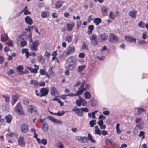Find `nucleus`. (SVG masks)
Here are the masks:
<instances>
[{"label": "nucleus", "instance_id": "obj_11", "mask_svg": "<svg viewBox=\"0 0 148 148\" xmlns=\"http://www.w3.org/2000/svg\"><path fill=\"white\" fill-rule=\"evenodd\" d=\"M19 97L20 95L18 94L13 95L12 96L11 102L12 104L14 105L16 102Z\"/></svg>", "mask_w": 148, "mask_h": 148}, {"label": "nucleus", "instance_id": "obj_24", "mask_svg": "<svg viewBox=\"0 0 148 148\" xmlns=\"http://www.w3.org/2000/svg\"><path fill=\"white\" fill-rule=\"evenodd\" d=\"M94 28V26L92 25H90L88 26V29L87 33L88 34H90L92 33Z\"/></svg>", "mask_w": 148, "mask_h": 148}, {"label": "nucleus", "instance_id": "obj_15", "mask_svg": "<svg viewBox=\"0 0 148 148\" xmlns=\"http://www.w3.org/2000/svg\"><path fill=\"white\" fill-rule=\"evenodd\" d=\"M17 71L18 72H19V73L20 74H23L27 73L28 71H27L25 70V71L24 72L23 71V68L20 65L18 67H17L16 69Z\"/></svg>", "mask_w": 148, "mask_h": 148}, {"label": "nucleus", "instance_id": "obj_43", "mask_svg": "<svg viewBox=\"0 0 148 148\" xmlns=\"http://www.w3.org/2000/svg\"><path fill=\"white\" fill-rule=\"evenodd\" d=\"M82 23V21H77L76 22L77 27L76 28V29L77 30H78V29L80 28L81 25Z\"/></svg>", "mask_w": 148, "mask_h": 148}, {"label": "nucleus", "instance_id": "obj_62", "mask_svg": "<svg viewBox=\"0 0 148 148\" xmlns=\"http://www.w3.org/2000/svg\"><path fill=\"white\" fill-rule=\"evenodd\" d=\"M23 12L24 13V14L25 15H29L31 14L30 12L28 10L24 11Z\"/></svg>", "mask_w": 148, "mask_h": 148}, {"label": "nucleus", "instance_id": "obj_37", "mask_svg": "<svg viewBox=\"0 0 148 148\" xmlns=\"http://www.w3.org/2000/svg\"><path fill=\"white\" fill-rule=\"evenodd\" d=\"M8 39V37L6 34H3L1 36V40L2 42L6 41Z\"/></svg>", "mask_w": 148, "mask_h": 148}, {"label": "nucleus", "instance_id": "obj_35", "mask_svg": "<svg viewBox=\"0 0 148 148\" xmlns=\"http://www.w3.org/2000/svg\"><path fill=\"white\" fill-rule=\"evenodd\" d=\"M79 99L76 101V104L78 106H80L82 104V99L80 96H79Z\"/></svg>", "mask_w": 148, "mask_h": 148}, {"label": "nucleus", "instance_id": "obj_61", "mask_svg": "<svg viewBox=\"0 0 148 148\" xmlns=\"http://www.w3.org/2000/svg\"><path fill=\"white\" fill-rule=\"evenodd\" d=\"M28 49L27 48L23 49H22V53H26L28 51Z\"/></svg>", "mask_w": 148, "mask_h": 148}, {"label": "nucleus", "instance_id": "obj_49", "mask_svg": "<svg viewBox=\"0 0 148 148\" xmlns=\"http://www.w3.org/2000/svg\"><path fill=\"white\" fill-rule=\"evenodd\" d=\"M14 73V71L12 69H10L7 71V74L8 75H10L13 74Z\"/></svg>", "mask_w": 148, "mask_h": 148}, {"label": "nucleus", "instance_id": "obj_42", "mask_svg": "<svg viewBox=\"0 0 148 148\" xmlns=\"http://www.w3.org/2000/svg\"><path fill=\"white\" fill-rule=\"evenodd\" d=\"M8 136L10 137H11L12 136H16L17 137L18 136V134H17L16 133L14 132H10L7 134Z\"/></svg>", "mask_w": 148, "mask_h": 148}, {"label": "nucleus", "instance_id": "obj_44", "mask_svg": "<svg viewBox=\"0 0 148 148\" xmlns=\"http://www.w3.org/2000/svg\"><path fill=\"white\" fill-rule=\"evenodd\" d=\"M119 126L120 124L119 123H117L116 125V129L117 133L119 134H120L121 132V130H119Z\"/></svg>", "mask_w": 148, "mask_h": 148}, {"label": "nucleus", "instance_id": "obj_13", "mask_svg": "<svg viewBox=\"0 0 148 148\" xmlns=\"http://www.w3.org/2000/svg\"><path fill=\"white\" fill-rule=\"evenodd\" d=\"M48 90L46 88H42L40 90L41 97H43L47 95L48 93Z\"/></svg>", "mask_w": 148, "mask_h": 148}, {"label": "nucleus", "instance_id": "obj_34", "mask_svg": "<svg viewBox=\"0 0 148 148\" xmlns=\"http://www.w3.org/2000/svg\"><path fill=\"white\" fill-rule=\"evenodd\" d=\"M116 17V14L112 11H110L109 17L112 19H114Z\"/></svg>", "mask_w": 148, "mask_h": 148}, {"label": "nucleus", "instance_id": "obj_9", "mask_svg": "<svg viewBox=\"0 0 148 148\" xmlns=\"http://www.w3.org/2000/svg\"><path fill=\"white\" fill-rule=\"evenodd\" d=\"M21 132L24 133L27 132L29 130L28 126L27 124L24 123L21 127Z\"/></svg>", "mask_w": 148, "mask_h": 148}, {"label": "nucleus", "instance_id": "obj_59", "mask_svg": "<svg viewBox=\"0 0 148 148\" xmlns=\"http://www.w3.org/2000/svg\"><path fill=\"white\" fill-rule=\"evenodd\" d=\"M47 140L45 139H42L41 141V143H42L44 145H45L47 144Z\"/></svg>", "mask_w": 148, "mask_h": 148}, {"label": "nucleus", "instance_id": "obj_47", "mask_svg": "<svg viewBox=\"0 0 148 148\" xmlns=\"http://www.w3.org/2000/svg\"><path fill=\"white\" fill-rule=\"evenodd\" d=\"M52 67H50L48 68V72L50 75L53 76L54 75V73L52 70Z\"/></svg>", "mask_w": 148, "mask_h": 148}, {"label": "nucleus", "instance_id": "obj_6", "mask_svg": "<svg viewBox=\"0 0 148 148\" xmlns=\"http://www.w3.org/2000/svg\"><path fill=\"white\" fill-rule=\"evenodd\" d=\"M109 41L111 43H116L118 41V38L115 35L110 34L109 36Z\"/></svg>", "mask_w": 148, "mask_h": 148}, {"label": "nucleus", "instance_id": "obj_64", "mask_svg": "<svg viewBox=\"0 0 148 148\" xmlns=\"http://www.w3.org/2000/svg\"><path fill=\"white\" fill-rule=\"evenodd\" d=\"M145 41L144 40H140L138 41V44L140 45H144L145 43Z\"/></svg>", "mask_w": 148, "mask_h": 148}, {"label": "nucleus", "instance_id": "obj_2", "mask_svg": "<svg viewBox=\"0 0 148 148\" xmlns=\"http://www.w3.org/2000/svg\"><path fill=\"white\" fill-rule=\"evenodd\" d=\"M75 51V48L74 46L72 45H69L67 47L66 51L64 52L65 53L66 55H64L65 57L67 55L73 53Z\"/></svg>", "mask_w": 148, "mask_h": 148}, {"label": "nucleus", "instance_id": "obj_12", "mask_svg": "<svg viewBox=\"0 0 148 148\" xmlns=\"http://www.w3.org/2000/svg\"><path fill=\"white\" fill-rule=\"evenodd\" d=\"M34 66L35 67V68H33L28 67H27V68L30 70L31 72L36 74L37 73L38 70L39 69V67L38 65L36 64L34 65Z\"/></svg>", "mask_w": 148, "mask_h": 148}, {"label": "nucleus", "instance_id": "obj_40", "mask_svg": "<svg viewBox=\"0 0 148 148\" xmlns=\"http://www.w3.org/2000/svg\"><path fill=\"white\" fill-rule=\"evenodd\" d=\"M96 124V121L95 120H91L89 122V125L91 127H93Z\"/></svg>", "mask_w": 148, "mask_h": 148}, {"label": "nucleus", "instance_id": "obj_55", "mask_svg": "<svg viewBox=\"0 0 148 148\" xmlns=\"http://www.w3.org/2000/svg\"><path fill=\"white\" fill-rule=\"evenodd\" d=\"M23 40V36L22 35H20L18 39H17V41L18 42H21V41H22Z\"/></svg>", "mask_w": 148, "mask_h": 148}, {"label": "nucleus", "instance_id": "obj_7", "mask_svg": "<svg viewBox=\"0 0 148 148\" xmlns=\"http://www.w3.org/2000/svg\"><path fill=\"white\" fill-rule=\"evenodd\" d=\"M75 139L78 141L82 143H85L87 141V138L85 136H75Z\"/></svg>", "mask_w": 148, "mask_h": 148}, {"label": "nucleus", "instance_id": "obj_28", "mask_svg": "<svg viewBox=\"0 0 148 148\" xmlns=\"http://www.w3.org/2000/svg\"><path fill=\"white\" fill-rule=\"evenodd\" d=\"M86 90V89L84 88H81L79 87L76 93L77 94V95H81L83 92L84 90Z\"/></svg>", "mask_w": 148, "mask_h": 148}, {"label": "nucleus", "instance_id": "obj_57", "mask_svg": "<svg viewBox=\"0 0 148 148\" xmlns=\"http://www.w3.org/2000/svg\"><path fill=\"white\" fill-rule=\"evenodd\" d=\"M81 111L82 112H88L89 111L88 109L87 108H81Z\"/></svg>", "mask_w": 148, "mask_h": 148}, {"label": "nucleus", "instance_id": "obj_52", "mask_svg": "<svg viewBox=\"0 0 148 148\" xmlns=\"http://www.w3.org/2000/svg\"><path fill=\"white\" fill-rule=\"evenodd\" d=\"M3 97L5 99L6 102L9 103L10 101V97L7 95H4Z\"/></svg>", "mask_w": 148, "mask_h": 148}, {"label": "nucleus", "instance_id": "obj_3", "mask_svg": "<svg viewBox=\"0 0 148 148\" xmlns=\"http://www.w3.org/2000/svg\"><path fill=\"white\" fill-rule=\"evenodd\" d=\"M15 111L16 113L20 114H23V110L22 106L20 103H18L16 106L15 107Z\"/></svg>", "mask_w": 148, "mask_h": 148}, {"label": "nucleus", "instance_id": "obj_26", "mask_svg": "<svg viewBox=\"0 0 148 148\" xmlns=\"http://www.w3.org/2000/svg\"><path fill=\"white\" fill-rule=\"evenodd\" d=\"M74 24L73 23L71 24L68 23L67 24V30L68 31H71L74 26Z\"/></svg>", "mask_w": 148, "mask_h": 148}, {"label": "nucleus", "instance_id": "obj_18", "mask_svg": "<svg viewBox=\"0 0 148 148\" xmlns=\"http://www.w3.org/2000/svg\"><path fill=\"white\" fill-rule=\"evenodd\" d=\"M137 11L135 10H131L129 12L128 14L131 17L135 18L137 13Z\"/></svg>", "mask_w": 148, "mask_h": 148}, {"label": "nucleus", "instance_id": "obj_14", "mask_svg": "<svg viewBox=\"0 0 148 148\" xmlns=\"http://www.w3.org/2000/svg\"><path fill=\"white\" fill-rule=\"evenodd\" d=\"M125 38L127 41L131 42V43L132 42L135 43L136 42V39L135 38L129 36H125Z\"/></svg>", "mask_w": 148, "mask_h": 148}, {"label": "nucleus", "instance_id": "obj_4", "mask_svg": "<svg viewBox=\"0 0 148 148\" xmlns=\"http://www.w3.org/2000/svg\"><path fill=\"white\" fill-rule=\"evenodd\" d=\"M40 43L38 40H36L33 42L30 45L31 50L34 51H37L38 50V47Z\"/></svg>", "mask_w": 148, "mask_h": 148}, {"label": "nucleus", "instance_id": "obj_27", "mask_svg": "<svg viewBox=\"0 0 148 148\" xmlns=\"http://www.w3.org/2000/svg\"><path fill=\"white\" fill-rule=\"evenodd\" d=\"M73 36L72 35H67L66 37L65 41L68 43L71 42L72 40Z\"/></svg>", "mask_w": 148, "mask_h": 148}, {"label": "nucleus", "instance_id": "obj_51", "mask_svg": "<svg viewBox=\"0 0 148 148\" xmlns=\"http://www.w3.org/2000/svg\"><path fill=\"white\" fill-rule=\"evenodd\" d=\"M21 45L22 47H24L27 44V42L25 40H23L22 41H21Z\"/></svg>", "mask_w": 148, "mask_h": 148}, {"label": "nucleus", "instance_id": "obj_10", "mask_svg": "<svg viewBox=\"0 0 148 148\" xmlns=\"http://www.w3.org/2000/svg\"><path fill=\"white\" fill-rule=\"evenodd\" d=\"M108 36L106 34L103 33L100 34L99 36V40L100 42H103L107 39Z\"/></svg>", "mask_w": 148, "mask_h": 148}, {"label": "nucleus", "instance_id": "obj_50", "mask_svg": "<svg viewBox=\"0 0 148 148\" xmlns=\"http://www.w3.org/2000/svg\"><path fill=\"white\" fill-rule=\"evenodd\" d=\"M138 25L139 27L142 28H144L145 27V23L143 22L140 21Z\"/></svg>", "mask_w": 148, "mask_h": 148}, {"label": "nucleus", "instance_id": "obj_56", "mask_svg": "<svg viewBox=\"0 0 148 148\" xmlns=\"http://www.w3.org/2000/svg\"><path fill=\"white\" fill-rule=\"evenodd\" d=\"M102 134L103 136H105L108 134V132L105 130H102L101 131V134Z\"/></svg>", "mask_w": 148, "mask_h": 148}, {"label": "nucleus", "instance_id": "obj_23", "mask_svg": "<svg viewBox=\"0 0 148 148\" xmlns=\"http://www.w3.org/2000/svg\"><path fill=\"white\" fill-rule=\"evenodd\" d=\"M38 61L43 64L44 63L45 59L41 55H40L37 57Z\"/></svg>", "mask_w": 148, "mask_h": 148}, {"label": "nucleus", "instance_id": "obj_20", "mask_svg": "<svg viewBox=\"0 0 148 148\" xmlns=\"http://www.w3.org/2000/svg\"><path fill=\"white\" fill-rule=\"evenodd\" d=\"M25 20L26 23L29 25H32L33 23L32 20L28 16H27Z\"/></svg>", "mask_w": 148, "mask_h": 148}, {"label": "nucleus", "instance_id": "obj_60", "mask_svg": "<svg viewBox=\"0 0 148 148\" xmlns=\"http://www.w3.org/2000/svg\"><path fill=\"white\" fill-rule=\"evenodd\" d=\"M50 56V53L47 52H46L44 56L47 58H49Z\"/></svg>", "mask_w": 148, "mask_h": 148}, {"label": "nucleus", "instance_id": "obj_41", "mask_svg": "<svg viewBox=\"0 0 148 148\" xmlns=\"http://www.w3.org/2000/svg\"><path fill=\"white\" fill-rule=\"evenodd\" d=\"M136 109H137V112L138 114H141L143 112L145 111V110L144 109L142 108H136Z\"/></svg>", "mask_w": 148, "mask_h": 148}, {"label": "nucleus", "instance_id": "obj_1", "mask_svg": "<svg viewBox=\"0 0 148 148\" xmlns=\"http://www.w3.org/2000/svg\"><path fill=\"white\" fill-rule=\"evenodd\" d=\"M76 58L74 56L69 57L66 60L65 66L67 69L73 70L76 67Z\"/></svg>", "mask_w": 148, "mask_h": 148}, {"label": "nucleus", "instance_id": "obj_19", "mask_svg": "<svg viewBox=\"0 0 148 148\" xmlns=\"http://www.w3.org/2000/svg\"><path fill=\"white\" fill-rule=\"evenodd\" d=\"M24 137L20 136L19 137L18 140V143L19 145L23 146L25 144V143L24 141Z\"/></svg>", "mask_w": 148, "mask_h": 148}, {"label": "nucleus", "instance_id": "obj_54", "mask_svg": "<svg viewBox=\"0 0 148 148\" xmlns=\"http://www.w3.org/2000/svg\"><path fill=\"white\" fill-rule=\"evenodd\" d=\"M82 48L85 49H88V47L85 43L84 42L83 43L82 45Z\"/></svg>", "mask_w": 148, "mask_h": 148}, {"label": "nucleus", "instance_id": "obj_46", "mask_svg": "<svg viewBox=\"0 0 148 148\" xmlns=\"http://www.w3.org/2000/svg\"><path fill=\"white\" fill-rule=\"evenodd\" d=\"M105 143L107 145H110L112 144V143L111 140L106 139L105 140Z\"/></svg>", "mask_w": 148, "mask_h": 148}, {"label": "nucleus", "instance_id": "obj_63", "mask_svg": "<svg viewBox=\"0 0 148 148\" xmlns=\"http://www.w3.org/2000/svg\"><path fill=\"white\" fill-rule=\"evenodd\" d=\"M142 120V119L140 118H136L135 120L136 123H138L140 122Z\"/></svg>", "mask_w": 148, "mask_h": 148}, {"label": "nucleus", "instance_id": "obj_21", "mask_svg": "<svg viewBox=\"0 0 148 148\" xmlns=\"http://www.w3.org/2000/svg\"><path fill=\"white\" fill-rule=\"evenodd\" d=\"M95 130L94 134H95L100 135H101V131L100 129L99 128L98 126L97 125L95 126Z\"/></svg>", "mask_w": 148, "mask_h": 148}, {"label": "nucleus", "instance_id": "obj_31", "mask_svg": "<svg viewBox=\"0 0 148 148\" xmlns=\"http://www.w3.org/2000/svg\"><path fill=\"white\" fill-rule=\"evenodd\" d=\"M63 2L62 1H57L56 4V8H60L63 4Z\"/></svg>", "mask_w": 148, "mask_h": 148}, {"label": "nucleus", "instance_id": "obj_29", "mask_svg": "<svg viewBox=\"0 0 148 148\" xmlns=\"http://www.w3.org/2000/svg\"><path fill=\"white\" fill-rule=\"evenodd\" d=\"M101 21V20L99 18H95L94 19L93 23L96 25H99Z\"/></svg>", "mask_w": 148, "mask_h": 148}, {"label": "nucleus", "instance_id": "obj_8", "mask_svg": "<svg viewBox=\"0 0 148 148\" xmlns=\"http://www.w3.org/2000/svg\"><path fill=\"white\" fill-rule=\"evenodd\" d=\"M50 92L51 95L53 96H55L59 95L58 92L56 88L54 87H52L50 88Z\"/></svg>", "mask_w": 148, "mask_h": 148}, {"label": "nucleus", "instance_id": "obj_16", "mask_svg": "<svg viewBox=\"0 0 148 148\" xmlns=\"http://www.w3.org/2000/svg\"><path fill=\"white\" fill-rule=\"evenodd\" d=\"M36 109L34 106L33 105H29L28 107V111L29 112L32 113L34 112H36Z\"/></svg>", "mask_w": 148, "mask_h": 148}, {"label": "nucleus", "instance_id": "obj_53", "mask_svg": "<svg viewBox=\"0 0 148 148\" xmlns=\"http://www.w3.org/2000/svg\"><path fill=\"white\" fill-rule=\"evenodd\" d=\"M65 113V112L63 110L59 111L58 112V116H61Z\"/></svg>", "mask_w": 148, "mask_h": 148}, {"label": "nucleus", "instance_id": "obj_58", "mask_svg": "<svg viewBox=\"0 0 148 148\" xmlns=\"http://www.w3.org/2000/svg\"><path fill=\"white\" fill-rule=\"evenodd\" d=\"M62 123V122L60 120L57 119H55L54 122V123H58L59 124H61Z\"/></svg>", "mask_w": 148, "mask_h": 148}, {"label": "nucleus", "instance_id": "obj_39", "mask_svg": "<svg viewBox=\"0 0 148 148\" xmlns=\"http://www.w3.org/2000/svg\"><path fill=\"white\" fill-rule=\"evenodd\" d=\"M75 113L79 116H83V113L81 111V109L78 108Z\"/></svg>", "mask_w": 148, "mask_h": 148}, {"label": "nucleus", "instance_id": "obj_5", "mask_svg": "<svg viewBox=\"0 0 148 148\" xmlns=\"http://www.w3.org/2000/svg\"><path fill=\"white\" fill-rule=\"evenodd\" d=\"M90 40L91 44L96 46L98 43V41L97 40V36L94 34H92L90 37Z\"/></svg>", "mask_w": 148, "mask_h": 148}, {"label": "nucleus", "instance_id": "obj_22", "mask_svg": "<svg viewBox=\"0 0 148 148\" xmlns=\"http://www.w3.org/2000/svg\"><path fill=\"white\" fill-rule=\"evenodd\" d=\"M30 84L33 85L35 88H37L38 85V82L35 80H31L30 81Z\"/></svg>", "mask_w": 148, "mask_h": 148}, {"label": "nucleus", "instance_id": "obj_48", "mask_svg": "<svg viewBox=\"0 0 148 148\" xmlns=\"http://www.w3.org/2000/svg\"><path fill=\"white\" fill-rule=\"evenodd\" d=\"M6 43L8 46H10L11 47H13L14 44L12 40H9Z\"/></svg>", "mask_w": 148, "mask_h": 148}, {"label": "nucleus", "instance_id": "obj_36", "mask_svg": "<svg viewBox=\"0 0 148 148\" xmlns=\"http://www.w3.org/2000/svg\"><path fill=\"white\" fill-rule=\"evenodd\" d=\"M84 96L86 99H90L91 95L89 92L86 91L84 93Z\"/></svg>", "mask_w": 148, "mask_h": 148}, {"label": "nucleus", "instance_id": "obj_45", "mask_svg": "<svg viewBox=\"0 0 148 148\" xmlns=\"http://www.w3.org/2000/svg\"><path fill=\"white\" fill-rule=\"evenodd\" d=\"M85 66L84 65L79 66L77 68L78 71L79 72L81 71L85 68Z\"/></svg>", "mask_w": 148, "mask_h": 148}, {"label": "nucleus", "instance_id": "obj_17", "mask_svg": "<svg viewBox=\"0 0 148 148\" xmlns=\"http://www.w3.org/2000/svg\"><path fill=\"white\" fill-rule=\"evenodd\" d=\"M108 8L104 6L101 7V12L102 15L103 16H106L107 14Z\"/></svg>", "mask_w": 148, "mask_h": 148}, {"label": "nucleus", "instance_id": "obj_30", "mask_svg": "<svg viewBox=\"0 0 148 148\" xmlns=\"http://www.w3.org/2000/svg\"><path fill=\"white\" fill-rule=\"evenodd\" d=\"M42 129L43 131L47 132L48 130V126L47 124L45 123H44L42 127Z\"/></svg>", "mask_w": 148, "mask_h": 148}, {"label": "nucleus", "instance_id": "obj_38", "mask_svg": "<svg viewBox=\"0 0 148 148\" xmlns=\"http://www.w3.org/2000/svg\"><path fill=\"white\" fill-rule=\"evenodd\" d=\"M88 139L91 142L94 143L95 142V140L92 138V136L90 134H88Z\"/></svg>", "mask_w": 148, "mask_h": 148}, {"label": "nucleus", "instance_id": "obj_33", "mask_svg": "<svg viewBox=\"0 0 148 148\" xmlns=\"http://www.w3.org/2000/svg\"><path fill=\"white\" fill-rule=\"evenodd\" d=\"M5 119L6 120L7 122L10 123L12 120V118L11 115H8L5 116Z\"/></svg>", "mask_w": 148, "mask_h": 148}, {"label": "nucleus", "instance_id": "obj_32", "mask_svg": "<svg viewBox=\"0 0 148 148\" xmlns=\"http://www.w3.org/2000/svg\"><path fill=\"white\" fill-rule=\"evenodd\" d=\"M91 105L92 106H95L97 104V100L94 99L92 98L90 100Z\"/></svg>", "mask_w": 148, "mask_h": 148}, {"label": "nucleus", "instance_id": "obj_25", "mask_svg": "<svg viewBox=\"0 0 148 148\" xmlns=\"http://www.w3.org/2000/svg\"><path fill=\"white\" fill-rule=\"evenodd\" d=\"M49 11H44L41 14V16L43 18H45L48 17L49 15Z\"/></svg>", "mask_w": 148, "mask_h": 148}]
</instances>
